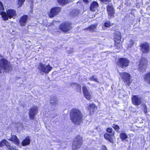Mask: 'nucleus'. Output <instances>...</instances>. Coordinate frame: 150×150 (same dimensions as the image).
Wrapping results in <instances>:
<instances>
[{"label": "nucleus", "instance_id": "nucleus-1", "mask_svg": "<svg viewBox=\"0 0 150 150\" xmlns=\"http://www.w3.org/2000/svg\"><path fill=\"white\" fill-rule=\"evenodd\" d=\"M70 117L72 122L76 125H79L82 122L83 117L81 111L78 109H72L70 113Z\"/></svg>", "mask_w": 150, "mask_h": 150}, {"label": "nucleus", "instance_id": "nucleus-2", "mask_svg": "<svg viewBox=\"0 0 150 150\" xmlns=\"http://www.w3.org/2000/svg\"><path fill=\"white\" fill-rule=\"evenodd\" d=\"M114 46L116 49H119L122 47L124 40H122V34L119 31H115L113 33Z\"/></svg>", "mask_w": 150, "mask_h": 150}, {"label": "nucleus", "instance_id": "nucleus-3", "mask_svg": "<svg viewBox=\"0 0 150 150\" xmlns=\"http://www.w3.org/2000/svg\"><path fill=\"white\" fill-rule=\"evenodd\" d=\"M0 14L1 15L3 19L5 21L8 20V19H11L12 18L14 19L17 16L16 11L11 8L7 9L6 10V12L1 11Z\"/></svg>", "mask_w": 150, "mask_h": 150}, {"label": "nucleus", "instance_id": "nucleus-4", "mask_svg": "<svg viewBox=\"0 0 150 150\" xmlns=\"http://www.w3.org/2000/svg\"><path fill=\"white\" fill-rule=\"evenodd\" d=\"M59 29L65 33H67L72 29V23L68 21L63 22L59 25Z\"/></svg>", "mask_w": 150, "mask_h": 150}, {"label": "nucleus", "instance_id": "nucleus-5", "mask_svg": "<svg viewBox=\"0 0 150 150\" xmlns=\"http://www.w3.org/2000/svg\"><path fill=\"white\" fill-rule=\"evenodd\" d=\"M82 144V138L79 135L77 136L74 141L72 145V150H77L80 147Z\"/></svg>", "mask_w": 150, "mask_h": 150}, {"label": "nucleus", "instance_id": "nucleus-6", "mask_svg": "<svg viewBox=\"0 0 150 150\" xmlns=\"http://www.w3.org/2000/svg\"><path fill=\"white\" fill-rule=\"evenodd\" d=\"M61 10V8L59 7H54L50 9L48 13L49 17L50 18L54 17L58 15Z\"/></svg>", "mask_w": 150, "mask_h": 150}, {"label": "nucleus", "instance_id": "nucleus-7", "mask_svg": "<svg viewBox=\"0 0 150 150\" xmlns=\"http://www.w3.org/2000/svg\"><path fill=\"white\" fill-rule=\"evenodd\" d=\"M140 50L142 54L148 53L150 51V47L149 44L147 42L141 43L139 45Z\"/></svg>", "mask_w": 150, "mask_h": 150}, {"label": "nucleus", "instance_id": "nucleus-8", "mask_svg": "<svg viewBox=\"0 0 150 150\" xmlns=\"http://www.w3.org/2000/svg\"><path fill=\"white\" fill-rule=\"evenodd\" d=\"M119 74L122 77L124 82L129 86L132 82V80L130 79V75L127 73L123 72L122 73H119Z\"/></svg>", "mask_w": 150, "mask_h": 150}, {"label": "nucleus", "instance_id": "nucleus-9", "mask_svg": "<svg viewBox=\"0 0 150 150\" xmlns=\"http://www.w3.org/2000/svg\"><path fill=\"white\" fill-rule=\"evenodd\" d=\"M107 12L109 18H111L115 17V11L112 5H107L106 6Z\"/></svg>", "mask_w": 150, "mask_h": 150}, {"label": "nucleus", "instance_id": "nucleus-10", "mask_svg": "<svg viewBox=\"0 0 150 150\" xmlns=\"http://www.w3.org/2000/svg\"><path fill=\"white\" fill-rule=\"evenodd\" d=\"M6 145L9 150H18L14 146H11V144L5 139L2 140L0 142V147H3Z\"/></svg>", "mask_w": 150, "mask_h": 150}, {"label": "nucleus", "instance_id": "nucleus-11", "mask_svg": "<svg viewBox=\"0 0 150 150\" xmlns=\"http://www.w3.org/2000/svg\"><path fill=\"white\" fill-rule=\"evenodd\" d=\"M129 61L126 58H120L118 59L116 63L119 66H128Z\"/></svg>", "mask_w": 150, "mask_h": 150}, {"label": "nucleus", "instance_id": "nucleus-12", "mask_svg": "<svg viewBox=\"0 0 150 150\" xmlns=\"http://www.w3.org/2000/svg\"><path fill=\"white\" fill-rule=\"evenodd\" d=\"M38 110V107L36 106H33L31 108L29 112V117L30 119L33 120L35 116L36 115Z\"/></svg>", "mask_w": 150, "mask_h": 150}, {"label": "nucleus", "instance_id": "nucleus-13", "mask_svg": "<svg viewBox=\"0 0 150 150\" xmlns=\"http://www.w3.org/2000/svg\"><path fill=\"white\" fill-rule=\"evenodd\" d=\"M28 19V16L27 15H24L20 17L18 20L21 26H25L27 22Z\"/></svg>", "mask_w": 150, "mask_h": 150}, {"label": "nucleus", "instance_id": "nucleus-14", "mask_svg": "<svg viewBox=\"0 0 150 150\" xmlns=\"http://www.w3.org/2000/svg\"><path fill=\"white\" fill-rule=\"evenodd\" d=\"M52 69L51 66H38V67L40 73L42 74H43L44 73H48Z\"/></svg>", "mask_w": 150, "mask_h": 150}, {"label": "nucleus", "instance_id": "nucleus-15", "mask_svg": "<svg viewBox=\"0 0 150 150\" xmlns=\"http://www.w3.org/2000/svg\"><path fill=\"white\" fill-rule=\"evenodd\" d=\"M82 90L85 97L88 100L91 99L92 97L91 91H88L85 86H83Z\"/></svg>", "mask_w": 150, "mask_h": 150}, {"label": "nucleus", "instance_id": "nucleus-16", "mask_svg": "<svg viewBox=\"0 0 150 150\" xmlns=\"http://www.w3.org/2000/svg\"><path fill=\"white\" fill-rule=\"evenodd\" d=\"M142 98L137 95H134L132 98V103L135 105H140L142 103Z\"/></svg>", "mask_w": 150, "mask_h": 150}, {"label": "nucleus", "instance_id": "nucleus-17", "mask_svg": "<svg viewBox=\"0 0 150 150\" xmlns=\"http://www.w3.org/2000/svg\"><path fill=\"white\" fill-rule=\"evenodd\" d=\"M99 4L97 1H93L91 4L89 8L90 10L92 11H95L98 7Z\"/></svg>", "mask_w": 150, "mask_h": 150}, {"label": "nucleus", "instance_id": "nucleus-18", "mask_svg": "<svg viewBox=\"0 0 150 150\" xmlns=\"http://www.w3.org/2000/svg\"><path fill=\"white\" fill-rule=\"evenodd\" d=\"M12 70L11 66H0V74L3 71L9 72Z\"/></svg>", "mask_w": 150, "mask_h": 150}, {"label": "nucleus", "instance_id": "nucleus-19", "mask_svg": "<svg viewBox=\"0 0 150 150\" xmlns=\"http://www.w3.org/2000/svg\"><path fill=\"white\" fill-rule=\"evenodd\" d=\"M7 139L13 142L17 146H18L19 144V141L17 137L15 135H11V138Z\"/></svg>", "mask_w": 150, "mask_h": 150}, {"label": "nucleus", "instance_id": "nucleus-20", "mask_svg": "<svg viewBox=\"0 0 150 150\" xmlns=\"http://www.w3.org/2000/svg\"><path fill=\"white\" fill-rule=\"evenodd\" d=\"M98 24H92L90 25L88 27L86 28V29L87 30H89L91 32H94L95 31V30L96 29Z\"/></svg>", "mask_w": 150, "mask_h": 150}, {"label": "nucleus", "instance_id": "nucleus-21", "mask_svg": "<svg viewBox=\"0 0 150 150\" xmlns=\"http://www.w3.org/2000/svg\"><path fill=\"white\" fill-rule=\"evenodd\" d=\"M88 109L90 111V114H92V113L97 110V107L94 104L92 103L90 104Z\"/></svg>", "mask_w": 150, "mask_h": 150}, {"label": "nucleus", "instance_id": "nucleus-22", "mask_svg": "<svg viewBox=\"0 0 150 150\" xmlns=\"http://www.w3.org/2000/svg\"><path fill=\"white\" fill-rule=\"evenodd\" d=\"M10 63V62L5 58L0 59V66H9Z\"/></svg>", "mask_w": 150, "mask_h": 150}, {"label": "nucleus", "instance_id": "nucleus-23", "mask_svg": "<svg viewBox=\"0 0 150 150\" xmlns=\"http://www.w3.org/2000/svg\"><path fill=\"white\" fill-rule=\"evenodd\" d=\"M143 79L146 83L150 84V72L144 75Z\"/></svg>", "mask_w": 150, "mask_h": 150}, {"label": "nucleus", "instance_id": "nucleus-24", "mask_svg": "<svg viewBox=\"0 0 150 150\" xmlns=\"http://www.w3.org/2000/svg\"><path fill=\"white\" fill-rule=\"evenodd\" d=\"M58 100L57 97L54 96H52L50 99V103L52 105H56L57 104Z\"/></svg>", "mask_w": 150, "mask_h": 150}, {"label": "nucleus", "instance_id": "nucleus-25", "mask_svg": "<svg viewBox=\"0 0 150 150\" xmlns=\"http://www.w3.org/2000/svg\"><path fill=\"white\" fill-rule=\"evenodd\" d=\"M30 143V137H27L22 141V144L23 146H26L29 145Z\"/></svg>", "mask_w": 150, "mask_h": 150}, {"label": "nucleus", "instance_id": "nucleus-26", "mask_svg": "<svg viewBox=\"0 0 150 150\" xmlns=\"http://www.w3.org/2000/svg\"><path fill=\"white\" fill-rule=\"evenodd\" d=\"M148 61L146 58L142 57L139 62V64L142 66H146L147 64Z\"/></svg>", "mask_w": 150, "mask_h": 150}, {"label": "nucleus", "instance_id": "nucleus-27", "mask_svg": "<svg viewBox=\"0 0 150 150\" xmlns=\"http://www.w3.org/2000/svg\"><path fill=\"white\" fill-rule=\"evenodd\" d=\"M120 137L122 141H127L126 139L128 138L127 135L124 132H122L120 134Z\"/></svg>", "mask_w": 150, "mask_h": 150}, {"label": "nucleus", "instance_id": "nucleus-28", "mask_svg": "<svg viewBox=\"0 0 150 150\" xmlns=\"http://www.w3.org/2000/svg\"><path fill=\"white\" fill-rule=\"evenodd\" d=\"M58 3L60 5L64 6L69 3V0H57Z\"/></svg>", "mask_w": 150, "mask_h": 150}, {"label": "nucleus", "instance_id": "nucleus-29", "mask_svg": "<svg viewBox=\"0 0 150 150\" xmlns=\"http://www.w3.org/2000/svg\"><path fill=\"white\" fill-rule=\"evenodd\" d=\"M104 137L105 139L108 140L110 142L113 143V139L111 138V135L107 133H106L104 135Z\"/></svg>", "mask_w": 150, "mask_h": 150}, {"label": "nucleus", "instance_id": "nucleus-30", "mask_svg": "<svg viewBox=\"0 0 150 150\" xmlns=\"http://www.w3.org/2000/svg\"><path fill=\"white\" fill-rule=\"evenodd\" d=\"M80 13L79 10L74 9L72 10L71 13V14L72 16H78Z\"/></svg>", "mask_w": 150, "mask_h": 150}, {"label": "nucleus", "instance_id": "nucleus-31", "mask_svg": "<svg viewBox=\"0 0 150 150\" xmlns=\"http://www.w3.org/2000/svg\"><path fill=\"white\" fill-rule=\"evenodd\" d=\"M25 0H17V4L18 5V8L21 7L24 4Z\"/></svg>", "mask_w": 150, "mask_h": 150}, {"label": "nucleus", "instance_id": "nucleus-32", "mask_svg": "<svg viewBox=\"0 0 150 150\" xmlns=\"http://www.w3.org/2000/svg\"><path fill=\"white\" fill-rule=\"evenodd\" d=\"M146 66H139L138 69V71L142 72L145 71L146 70Z\"/></svg>", "mask_w": 150, "mask_h": 150}, {"label": "nucleus", "instance_id": "nucleus-33", "mask_svg": "<svg viewBox=\"0 0 150 150\" xmlns=\"http://www.w3.org/2000/svg\"><path fill=\"white\" fill-rule=\"evenodd\" d=\"M134 41L132 40H130L129 41V43L128 45V47L131 48L134 45Z\"/></svg>", "mask_w": 150, "mask_h": 150}, {"label": "nucleus", "instance_id": "nucleus-34", "mask_svg": "<svg viewBox=\"0 0 150 150\" xmlns=\"http://www.w3.org/2000/svg\"><path fill=\"white\" fill-rule=\"evenodd\" d=\"M111 26L110 22L109 21H107L104 23V26L107 28H109Z\"/></svg>", "mask_w": 150, "mask_h": 150}, {"label": "nucleus", "instance_id": "nucleus-35", "mask_svg": "<svg viewBox=\"0 0 150 150\" xmlns=\"http://www.w3.org/2000/svg\"><path fill=\"white\" fill-rule=\"evenodd\" d=\"M89 79L91 81H93L96 82H98L97 78L94 76H92L90 77L89 78Z\"/></svg>", "mask_w": 150, "mask_h": 150}, {"label": "nucleus", "instance_id": "nucleus-36", "mask_svg": "<svg viewBox=\"0 0 150 150\" xmlns=\"http://www.w3.org/2000/svg\"><path fill=\"white\" fill-rule=\"evenodd\" d=\"M75 86L77 87L76 88L77 90L78 91H81V86L78 84H77V83L75 84Z\"/></svg>", "mask_w": 150, "mask_h": 150}, {"label": "nucleus", "instance_id": "nucleus-37", "mask_svg": "<svg viewBox=\"0 0 150 150\" xmlns=\"http://www.w3.org/2000/svg\"><path fill=\"white\" fill-rule=\"evenodd\" d=\"M112 127L116 130H118L120 129V127L117 125L113 124L112 125Z\"/></svg>", "mask_w": 150, "mask_h": 150}, {"label": "nucleus", "instance_id": "nucleus-38", "mask_svg": "<svg viewBox=\"0 0 150 150\" xmlns=\"http://www.w3.org/2000/svg\"><path fill=\"white\" fill-rule=\"evenodd\" d=\"M101 2L105 3V4L108 3L110 2L111 0H100Z\"/></svg>", "mask_w": 150, "mask_h": 150}, {"label": "nucleus", "instance_id": "nucleus-39", "mask_svg": "<svg viewBox=\"0 0 150 150\" xmlns=\"http://www.w3.org/2000/svg\"><path fill=\"white\" fill-rule=\"evenodd\" d=\"M0 8L2 10H4V8L2 2L0 1Z\"/></svg>", "mask_w": 150, "mask_h": 150}, {"label": "nucleus", "instance_id": "nucleus-40", "mask_svg": "<svg viewBox=\"0 0 150 150\" xmlns=\"http://www.w3.org/2000/svg\"><path fill=\"white\" fill-rule=\"evenodd\" d=\"M112 129L111 128L109 127L107 129V132L110 133H111L112 132Z\"/></svg>", "mask_w": 150, "mask_h": 150}, {"label": "nucleus", "instance_id": "nucleus-41", "mask_svg": "<svg viewBox=\"0 0 150 150\" xmlns=\"http://www.w3.org/2000/svg\"><path fill=\"white\" fill-rule=\"evenodd\" d=\"M147 109L146 107L145 106L144 107V112L145 114H146L147 112Z\"/></svg>", "mask_w": 150, "mask_h": 150}, {"label": "nucleus", "instance_id": "nucleus-42", "mask_svg": "<svg viewBox=\"0 0 150 150\" xmlns=\"http://www.w3.org/2000/svg\"><path fill=\"white\" fill-rule=\"evenodd\" d=\"M124 66H119V69L120 70H122V69H123V67H124Z\"/></svg>", "mask_w": 150, "mask_h": 150}, {"label": "nucleus", "instance_id": "nucleus-43", "mask_svg": "<svg viewBox=\"0 0 150 150\" xmlns=\"http://www.w3.org/2000/svg\"><path fill=\"white\" fill-rule=\"evenodd\" d=\"M102 149L103 150H107L105 146H103L102 147Z\"/></svg>", "mask_w": 150, "mask_h": 150}, {"label": "nucleus", "instance_id": "nucleus-44", "mask_svg": "<svg viewBox=\"0 0 150 150\" xmlns=\"http://www.w3.org/2000/svg\"><path fill=\"white\" fill-rule=\"evenodd\" d=\"M84 2L88 3V0H83Z\"/></svg>", "mask_w": 150, "mask_h": 150}, {"label": "nucleus", "instance_id": "nucleus-45", "mask_svg": "<svg viewBox=\"0 0 150 150\" xmlns=\"http://www.w3.org/2000/svg\"><path fill=\"white\" fill-rule=\"evenodd\" d=\"M40 66H43V65L42 64H40Z\"/></svg>", "mask_w": 150, "mask_h": 150}, {"label": "nucleus", "instance_id": "nucleus-46", "mask_svg": "<svg viewBox=\"0 0 150 150\" xmlns=\"http://www.w3.org/2000/svg\"><path fill=\"white\" fill-rule=\"evenodd\" d=\"M47 66H50V65H49V64H48Z\"/></svg>", "mask_w": 150, "mask_h": 150}, {"label": "nucleus", "instance_id": "nucleus-47", "mask_svg": "<svg viewBox=\"0 0 150 150\" xmlns=\"http://www.w3.org/2000/svg\"><path fill=\"white\" fill-rule=\"evenodd\" d=\"M1 10V8H0V10Z\"/></svg>", "mask_w": 150, "mask_h": 150}, {"label": "nucleus", "instance_id": "nucleus-48", "mask_svg": "<svg viewBox=\"0 0 150 150\" xmlns=\"http://www.w3.org/2000/svg\"><path fill=\"white\" fill-rule=\"evenodd\" d=\"M149 1L150 2V0H149Z\"/></svg>", "mask_w": 150, "mask_h": 150}]
</instances>
